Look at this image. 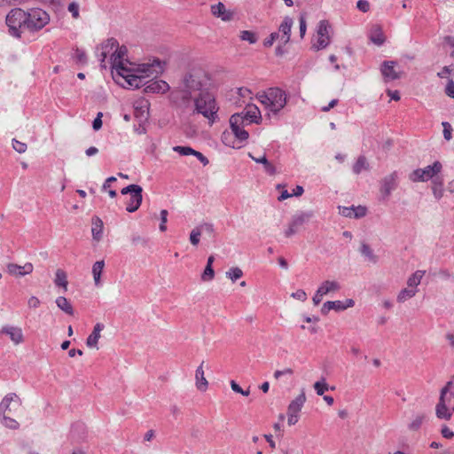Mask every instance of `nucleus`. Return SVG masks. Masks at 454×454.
Segmentation results:
<instances>
[{"label": "nucleus", "mask_w": 454, "mask_h": 454, "mask_svg": "<svg viewBox=\"0 0 454 454\" xmlns=\"http://www.w3.org/2000/svg\"><path fill=\"white\" fill-rule=\"evenodd\" d=\"M111 51L112 74L118 84L125 88L145 86V91L147 93H165L169 90L168 82L153 79L162 71L160 61L153 60L151 64L132 63L127 59V47L120 46L116 39L110 38L102 44L101 63L105 62Z\"/></svg>", "instance_id": "1"}, {"label": "nucleus", "mask_w": 454, "mask_h": 454, "mask_svg": "<svg viewBox=\"0 0 454 454\" xmlns=\"http://www.w3.org/2000/svg\"><path fill=\"white\" fill-rule=\"evenodd\" d=\"M21 411L22 401L20 396L15 393L7 394L0 403L1 423L9 429H18L20 424L12 416L18 415Z\"/></svg>", "instance_id": "2"}, {"label": "nucleus", "mask_w": 454, "mask_h": 454, "mask_svg": "<svg viewBox=\"0 0 454 454\" xmlns=\"http://www.w3.org/2000/svg\"><path fill=\"white\" fill-rule=\"evenodd\" d=\"M194 111L203 115L210 125L218 120L219 106L215 96L206 90L200 91L194 98Z\"/></svg>", "instance_id": "3"}, {"label": "nucleus", "mask_w": 454, "mask_h": 454, "mask_svg": "<svg viewBox=\"0 0 454 454\" xmlns=\"http://www.w3.org/2000/svg\"><path fill=\"white\" fill-rule=\"evenodd\" d=\"M454 411V381L450 380L441 389L435 415L440 419L450 420Z\"/></svg>", "instance_id": "4"}, {"label": "nucleus", "mask_w": 454, "mask_h": 454, "mask_svg": "<svg viewBox=\"0 0 454 454\" xmlns=\"http://www.w3.org/2000/svg\"><path fill=\"white\" fill-rule=\"evenodd\" d=\"M257 99L272 113H278L286 105V94L278 88H270L257 94Z\"/></svg>", "instance_id": "5"}, {"label": "nucleus", "mask_w": 454, "mask_h": 454, "mask_svg": "<svg viewBox=\"0 0 454 454\" xmlns=\"http://www.w3.org/2000/svg\"><path fill=\"white\" fill-rule=\"evenodd\" d=\"M209 76L201 70H193L185 75L184 79V86L188 95L184 98H189L192 91H204L203 89L208 84Z\"/></svg>", "instance_id": "6"}, {"label": "nucleus", "mask_w": 454, "mask_h": 454, "mask_svg": "<svg viewBox=\"0 0 454 454\" xmlns=\"http://www.w3.org/2000/svg\"><path fill=\"white\" fill-rule=\"evenodd\" d=\"M27 12L20 8L12 9L6 16V24L11 33L20 37V34L27 30Z\"/></svg>", "instance_id": "7"}, {"label": "nucleus", "mask_w": 454, "mask_h": 454, "mask_svg": "<svg viewBox=\"0 0 454 454\" xmlns=\"http://www.w3.org/2000/svg\"><path fill=\"white\" fill-rule=\"evenodd\" d=\"M50 22L49 14L40 9L32 8L27 11V30L30 32L39 31Z\"/></svg>", "instance_id": "8"}, {"label": "nucleus", "mask_w": 454, "mask_h": 454, "mask_svg": "<svg viewBox=\"0 0 454 454\" xmlns=\"http://www.w3.org/2000/svg\"><path fill=\"white\" fill-rule=\"evenodd\" d=\"M442 169V164L440 161H434L432 165H428L423 168H417L409 175L411 182H427L433 180Z\"/></svg>", "instance_id": "9"}, {"label": "nucleus", "mask_w": 454, "mask_h": 454, "mask_svg": "<svg viewBox=\"0 0 454 454\" xmlns=\"http://www.w3.org/2000/svg\"><path fill=\"white\" fill-rule=\"evenodd\" d=\"M121 192L123 195L129 194V199L126 202V210L130 213L137 211L143 200L142 187L137 184H129L127 187H124Z\"/></svg>", "instance_id": "10"}, {"label": "nucleus", "mask_w": 454, "mask_h": 454, "mask_svg": "<svg viewBox=\"0 0 454 454\" xmlns=\"http://www.w3.org/2000/svg\"><path fill=\"white\" fill-rule=\"evenodd\" d=\"M247 125L240 114H232L230 118V126L233 135L240 141L244 142L248 139V132L244 129Z\"/></svg>", "instance_id": "11"}, {"label": "nucleus", "mask_w": 454, "mask_h": 454, "mask_svg": "<svg viewBox=\"0 0 454 454\" xmlns=\"http://www.w3.org/2000/svg\"><path fill=\"white\" fill-rule=\"evenodd\" d=\"M311 214L301 212L295 215L288 224V227L285 231V236L290 238L294 235L300 228L309 220Z\"/></svg>", "instance_id": "12"}, {"label": "nucleus", "mask_w": 454, "mask_h": 454, "mask_svg": "<svg viewBox=\"0 0 454 454\" xmlns=\"http://www.w3.org/2000/svg\"><path fill=\"white\" fill-rule=\"evenodd\" d=\"M330 25L326 20H321L317 27V39L314 43L317 50L325 49L330 43Z\"/></svg>", "instance_id": "13"}, {"label": "nucleus", "mask_w": 454, "mask_h": 454, "mask_svg": "<svg viewBox=\"0 0 454 454\" xmlns=\"http://www.w3.org/2000/svg\"><path fill=\"white\" fill-rule=\"evenodd\" d=\"M355 305V301L352 299H347L345 301H326L323 304L321 308V313L324 315H327L328 312L332 309L336 311L345 310L348 308H352Z\"/></svg>", "instance_id": "14"}, {"label": "nucleus", "mask_w": 454, "mask_h": 454, "mask_svg": "<svg viewBox=\"0 0 454 454\" xmlns=\"http://www.w3.org/2000/svg\"><path fill=\"white\" fill-rule=\"evenodd\" d=\"M6 270L8 274L20 278L31 274L34 270V266L31 262H27L22 266L16 263H8Z\"/></svg>", "instance_id": "15"}, {"label": "nucleus", "mask_w": 454, "mask_h": 454, "mask_svg": "<svg viewBox=\"0 0 454 454\" xmlns=\"http://www.w3.org/2000/svg\"><path fill=\"white\" fill-rule=\"evenodd\" d=\"M237 114H240L247 124L258 123L261 120V112L255 105H248L243 112Z\"/></svg>", "instance_id": "16"}, {"label": "nucleus", "mask_w": 454, "mask_h": 454, "mask_svg": "<svg viewBox=\"0 0 454 454\" xmlns=\"http://www.w3.org/2000/svg\"><path fill=\"white\" fill-rule=\"evenodd\" d=\"M1 333L9 336L14 345H19L24 341V335L20 327L4 325L1 329Z\"/></svg>", "instance_id": "17"}, {"label": "nucleus", "mask_w": 454, "mask_h": 454, "mask_svg": "<svg viewBox=\"0 0 454 454\" xmlns=\"http://www.w3.org/2000/svg\"><path fill=\"white\" fill-rule=\"evenodd\" d=\"M397 179L398 176L396 172H393L382 179L380 192L384 195V197H388L392 191L396 188Z\"/></svg>", "instance_id": "18"}, {"label": "nucleus", "mask_w": 454, "mask_h": 454, "mask_svg": "<svg viewBox=\"0 0 454 454\" xmlns=\"http://www.w3.org/2000/svg\"><path fill=\"white\" fill-rule=\"evenodd\" d=\"M210 10L213 16L220 18L223 21H230L233 19V12L227 10L225 5L221 2L211 5Z\"/></svg>", "instance_id": "19"}, {"label": "nucleus", "mask_w": 454, "mask_h": 454, "mask_svg": "<svg viewBox=\"0 0 454 454\" xmlns=\"http://www.w3.org/2000/svg\"><path fill=\"white\" fill-rule=\"evenodd\" d=\"M202 231H206L209 233H212L214 231V226L212 223H204L194 229L192 230L190 233V242L193 246H198L200 243V239L202 233Z\"/></svg>", "instance_id": "20"}, {"label": "nucleus", "mask_w": 454, "mask_h": 454, "mask_svg": "<svg viewBox=\"0 0 454 454\" xmlns=\"http://www.w3.org/2000/svg\"><path fill=\"white\" fill-rule=\"evenodd\" d=\"M306 402V396L304 392H301L298 395L295 399H294L287 407V414L299 415V412L301 411L304 403Z\"/></svg>", "instance_id": "21"}, {"label": "nucleus", "mask_w": 454, "mask_h": 454, "mask_svg": "<svg viewBox=\"0 0 454 454\" xmlns=\"http://www.w3.org/2000/svg\"><path fill=\"white\" fill-rule=\"evenodd\" d=\"M104 329V325L97 323L93 328L92 333L89 335L86 340V344L89 348H96L98 349V343L101 337V331Z\"/></svg>", "instance_id": "22"}, {"label": "nucleus", "mask_w": 454, "mask_h": 454, "mask_svg": "<svg viewBox=\"0 0 454 454\" xmlns=\"http://www.w3.org/2000/svg\"><path fill=\"white\" fill-rule=\"evenodd\" d=\"M381 73L387 82L398 79L400 76L395 70V62L385 61L381 67Z\"/></svg>", "instance_id": "23"}, {"label": "nucleus", "mask_w": 454, "mask_h": 454, "mask_svg": "<svg viewBox=\"0 0 454 454\" xmlns=\"http://www.w3.org/2000/svg\"><path fill=\"white\" fill-rule=\"evenodd\" d=\"M293 26V20L290 17H286L279 26V33H281L280 39L286 44L290 40L291 28Z\"/></svg>", "instance_id": "24"}, {"label": "nucleus", "mask_w": 454, "mask_h": 454, "mask_svg": "<svg viewBox=\"0 0 454 454\" xmlns=\"http://www.w3.org/2000/svg\"><path fill=\"white\" fill-rule=\"evenodd\" d=\"M203 364L204 362L200 364L195 372L196 387L201 392H205L208 387V382L204 375Z\"/></svg>", "instance_id": "25"}, {"label": "nucleus", "mask_w": 454, "mask_h": 454, "mask_svg": "<svg viewBox=\"0 0 454 454\" xmlns=\"http://www.w3.org/2000/svg\"><path fill=\"white\" fill-rule=\"evenodd\" d=\"M320 292L326 295L331 293H336L340 289V285L335 280H325L317 288Z\"/></svg>", "instance_id": "26"}, {"label": "nucleus", "mask_w": 454, "mask_h": 454, "mask_svg": "<svg viewBox=\"0 0 454 454\" xmlns=\"http://www.w3.org/2000/svg\"><path fill=\"white\" fill-rule=\"evenodd\" d=\"M105 268V261L100 260L94 262L91 269L94 284L96 286H101V275Z\"/></svg>", "instance_id": "27"}, {"label": "nucleus", "mask_w": 454, "mask_h": 454, "mask_svg": "<svg viewBox=\"0 0 454 454\" xmlns=\"http://www.w3.org/2000/svg\"><path fill=\"white\" fill-rule=\"evenodd\" d=\"M431 190L434 196V198L439 200L442 198L444 190H443V179L441 176H436L432 180L431 183Z\"/></svg>", "instance_id": "28"}, {"label": "nucleus", "mask_w": 454, "mask_h": 454, "mask_svg": "<svg viewBox=\"0 0 454 454\" xmlns=\"http://www.w3.org/2000/svg\"><path fill=\"white\" fill-rule=\"evenodd\" d=\"M249 157L254 160L256 163H261L263 165L264 171L270 175L273 176L276 174V168L267 160L266 156L263 154L260 157H254L251 153H248Z\"/></svg>", "instance_id": "29"}, {"label": "nucleus", "mask_w": 454, "mask_h": 454, "mask_svg": "<svg viewBox=\"0 0 454 454\" xmlns=\"http://www.w3.org/2000/svg\"><path fill=\"white\" fill-rule=\"evenodd\" d=\"M57 307L69 316H74V310L71 302L64 296H59L56 301Z\"/></svg>", "instance_id": "30"}, {"label": "nucleus", "mask_w": 454, "mask_h": 454, "mask_svg": "<svg viewBox=\"0 0 454 454\" xmlns=\"http://www.w3.org/2000/svg\"><path fill=\"white\" fill-rule=\"evenodd\" d=\"M54 283L57 286L62 287L64 292L67 291V275L62 269H58L55 272Z\"/></svg>", "instance_id": "31"}, {"label": "nucleus", "mask_w": 454, "mask_h": 454, "mask_svg": "<svg viewBox=\"0 0 454 454\" xmlns=\"http://www.w3.org/2000/svg\"><path fill=\"white\" fill-rule=\"evenodd\" d=\"M91 233L93 239L96 241H99L102 239L103 234V222L98 217H94L92 219V229Z\"/></svg>", "instance_id": "32"}, {"label": "nucleus", "mask_w": 454, "mask_h": 454, "mask_svg": "<svg viewBox=\"0 0 454 454\" xmlns=\"http://www.w3.org/2000/svg\"><path fill=\"white\" fill-rule=\"evenodd\" d=\"M425 274H426L425 270H416L407 279V286L413 288V289H418V286L420 284Z\"/></svg>", "instance_id": "33"}, {"label": "nucleus", "mask_w": 454, "mask_h": 454, "mask_svg": "<svg viewBox=\"0 0 454 454\" xmlns=\"http://www.w3.org/2000/svg\"><path fill=\"white\" fill-rule=\"evenodd\" d=\"M417 293H418V289H413V288L407 286L399 292V294H397L396 300L398 302L403 303V302L406 301L407 300L414 297Z\"/></svg>", "instance_id": "34"}, {"label": "nucleus", "mask_w": 454, "mask_h": 454, "mask_svg": "<svg viewBox=\"0 0 454 454\" xmlns=\"http://www.w3.org/2000/svg\"><path fill=\"white\" fill-rule=\"evenodd\" d=\"M427 416L423 413L417 414L408 425V428L411 431H418L422 424L426 421Z\"/></svg>", "instance_id": "35"}, {"label": "nucleus", "mask_w": 454, "mask_h": 454, "mask_svg": "<svg viewBox=\"0 0 454 454\" xmlns=\"http://www.w3.org/2000/svg\"><path fill=\"white\" fill-rule=\"evenodd\" d=\"M368 163L364 156H359L356 163L353 166V171L355 174H359L363 170L368 169Z\"/></svg>", "instance_id": "36"}, {"label": "nucleus", "mask_w": 454, "mask_h": 454, "mask_svg": "<svg viewBox=\"0 0 454 454\" xmlns=\"http://www.w3.org/2000/svg\"><path fill=\"white\" fill-rule=\"evenodd\" d=\"M239 38L242 41H247L251 44H254L257 42L258 36L257 35L250 30H242L239 33Z\"/></svg>", "instance_id": "37"}, {"label": "nucleus", "mask_w": 454, "mask_h": 454, "mask_svg": "<svg viewBox=\"0 0 454 454\" xmlns=\"http://www.w3.org/2000/svg\"><path fill=\"white\" fill-rule=\"evenodd\" d=\"M226 276L234 282L243 276V271L238 267H232L226 272Z\"/></svg>", "instance_id": "38"}, {"label": "nucleus", "mask_w": 454, "mask_h": 454, "mask_svg": "<svg viewBox=\"0 0 454 454\" xmlns=\"http://www.w3.org/2000/svg\"><path fill=\"white\" fill-rule=\"evenodd\" d=\"M360 252L363 255L367 257L371 262H376V256L373 254L372 250L367 244H362Z\"/></svg>", "instance_id": "39"}, {"label": "nucleus", "mask_w": 454, "mask_h": 454, "mask_svg": "<svg viewBox=\"0 0 454 454\" xmlns=\"http://www.w3.org/2000/svg\"><path fill=\"white\" fill-rule=\"evenodd\" d=\"M314 389L318 395H323L328 390V384L325 380L314 383Z\"/></svg>", "instance_id": "40"}, {"label": "nucleus", "mask_w": 454, "mask_h": 454, "mask_svg": "<svg viewBox=\"0 0 454 454\" xmlns=\"http://www.w3.org/2000/svg\"><path fill=\"white\" fill-rule=\"evenodd\" d=\"M215 277V271L213 270V267L210 265H206V268L201 275L202 281H210Z\"/></svg>", "instance_id": "41"}, {"label": "nucleus", "mask_w": 454, "mask_h": 454, "mask_svg": "<svg viewBox=\"0 0 454 454\" xmlns=\"http://www.w3.org/2000/svg\"><path fill=\"white\" fill-rule=\"evenodd\" d=\"M173 150L176 153H178L179 154L181 155H184V156H187V155H193L194 153V149H192V147H189V146H181V145H176L173 148Z\"/></svg>", "instance_id": "42"}, {"label": "nucleus", "mask_w": 454, "mask_h": 454, "mask_svg": "<svg viewBox=\"0 0 454 454\" xmlns=\"http://www.w3.org/2000/svg\"><path fill=\"white\" fill-rule=\"evenodd\" d=\"M12 148L19 153H23L27 151V144L20 142L15 138L12 141Z\"/></svg>", "instance_id": "43"}, {"label": "nucleus", "mask_w": 454, "mask_h": 454, "mask_svg": "<svg viewBox=\"0 0 454 454\" xmlns=\"http://www.w3.org/2000/svg\"><path fill=\"white\" fill-rule=\"evenodd\" d=\"M68 12L72 14V17L77 20L80 17L79 13V4L75 2H72L68 4L67 7Z\"/></svg>", "instance_id": "44"}, {"label": "nucleus", "mask_w": 454, "mask_h": 454, "mask_svg": "<svg viewBox=\"0 0 454 454\" xmlns=\"http://www.w3.org/2000/svg\"><path fill=\"white\" fill-rule=\"evenodd\" d=\"M442 127H443V137L444 138L447 140V141H450L452 137V127L451 125L447 122V121H443L442 123Z\"/></svg>", "instance_id": "45"}, {"label": "nucleus", "mask_w": 454, "mask_h": 454, "mask_svg": "<svg viewBox=\"0 0 454 454\" xmlns=\"http://www.w3.org/2000/svg\"><path fill=\"white\" fill-rule=\"evenodd\" d=\"M168 212L166 209H162L160 211V231H165L167 230V222H168Z\"/></svg>", "instance_id": "46"}, {"label": "nucleus", "mask_w": 454, "mask_h": 454, "mask_svg": "<svg viewBox=\"0 0 454 454\" xmlns=\"http://www.w3.org/2000/svg\"><path fill=\"white\" fill-rule=\"evenodd\" d=\"M354 211V206L339 207V213L345 217H353Z\"/></svg>", "instance_id": "47"}, {"label": "nucleus", "mask_w": 454, "mask_h": 454, "mask_svg": "<svg viewBox=\"0 0 454 454\" xmlns=\"http://www.w3.org/2000/svg\"><path fill=\"white\" fill-rule=\"evenodd\" d=\"M371 40L378 45H380L384 43L385 37L380 30H378L377 33L372 35Z\"/></svg>", "instance_id": "48"}, {"label": "nucleus", "mask_w": 454, "mask_h": 454, "mask_svg": "<svg viewBox=\"0 0 454 454\" xmlns=\"http://www.w3.org/2000/svg\"><path fill=\"white\" fill-rule=\"evenodd\" d=\"M279 34L277 33V32H274V33H271L269 37H267L264 41H263V45L265 47H270L272 46V44L274 43V42L279 38Z\"/></svg>", "instance_id": "49"}, {"label": "nucleus", "mask_w": 454, "mask_h": 454, "mask_svg": "<svg viewBox=\"0 0 454 454\" xmlns=\"http://www.w3.org/2000/svg\"><path fill=\"white\" fill-rule=\"evenodd\" d=\"M291 296L298 301H305L307 300V294L302 289H299L296 292H294Z\"/></svg>", "instance_id": "50"}, {"label": "nucleus", "mask_w": 454, "mask_h": 454, "mask_svg": "<svg viewBox=\"0 0 454 454\" xmlns=\"http://www.w3.org/2000/svg\"><path fill=\"white\" fill-rule=\"evenodd\" d=\"M41 301L36 296H30L27 300V306L29 309H37L40 307Z\"/></svg>", "instance_id": "51"}, {"label": "nucleus", "mask_w": 454, "mask_h": 454, "mask_svg": "<svg viewBox=\"0 0 454 454\" xmlns=\"http://www.w3.org/2000/svg\"><path fill=\"white\" fill-rule=\"evenodd\" d=\"M441 434L446 439H452L454 437V432L447 426L442 427Z\"/></svg>", "instance_id": "52"}, {"label": "nucleus", "mask_w": 454, "mask_h": 454, "mask_svg": "<svg viewBox=\"0 0 454 454\" xmlns=\"http://www.w3.org/2000/svg\"><path fill=\"white\" fill-rule=\"evenodd\" d=\"M293 373H294V371L291 368H286L284 370H277L274 372V378L276 380H278L283 375H292Z\"/></svg>", "instance_id": "53"}, {"label": "nucleus", "mask_w": 454, "mask_h": 454, "mask_svg": "<svg viewBox=\"0 0 454 454\" xmlns=\"http://www.w3.org/2000/svg\"><path fill=\"white\" fill-rule=\"evenodd\" d=\"M356 7L363 12H367L370 10V3L367 0H359L356 3Z\"/></svg>", "instance_id": "54"}, {"label": "nucleus", "mask_w": 454, "mask_h": 454, "mask_svg": "<svg viewBox=\"0 0 454 454\" xmlns=\"http://www.w3.org/2000/svg\"><path fill=\"white\" fill-rule=\"evenodd\" d=\"M366 211L367 210H366L365 207H362V206L355 207L353 217H355V218L363 217L366 215Z\"/></svg>", "instance_id": "55"}, {"label": "nucleus", "mask_w": 454, "mask_h": 454, "mask_svg": "<svg viewBox=\"0 0 454 454\" xmlns=\"http://www.w3.org/2000/svg\"><path fill=\"white\" fill-rule=\"evenodd\" d=\"M102 113H98L92 123V127L95 130H98L102 127Z\"/></svg>", "instance_id": "56"}, {"label": "nucleus", "mask_w": 454, "mask_h": 454, "mask_svg": "<svg viewBox=\"0 0 454 454\" xmlns=\"http://www.w3.org/2000/svg\"><path fill=\"white\" fill-rule=\"evenodd\" d=\"M445 92L450 98H454V82L452 80L448 82Z\"/></svg>", "instance_id": "57"}, {"label": "nucleus", "mask_w": 454, "mask_h": 454, "mask_svg": "<svg viewBox=\"0 0 454 454\" xmlns=\"http://www.w3.org/2000/svg\"><path fill=\"white\" fill-rule=\"evenodd\" d=\"M324 296L325 295L320 292V290L317 289L312 298L314 305H318L322 301Z\"/></svg>", "instance_id": "58"}, {"label": "nucleus", "mask_w": 454, "mask_h": 454, "mask_svg": "<svg viewBox=\"0 0 454 454\" xmlns=\"http://www.w3.org/2000/svg\"><path fill=\"white\" fill-rule=\"evenodd\" d=\"M306 29H307L306 20L303 16H301L300 17V34H301V38H303V36L305 35Z\"/></svg>", "instance_id": "59"}, {"label": "nucleus", "mask_w": 454, "mask_h": 454, "mask_svg": "<svg viewBox=\"0 0 454 454\" xmlns=\"http://www.w3.org/2000/svg\"><path fill=\"white\" fill-rule=\"evenodd\" d=\"M299 415L287 414V424L289 426H294L299 421Z\"/></svg>", "instance_id": "60"}, {"label": "nucleus", "mask_w": 454, "mask_h": 454, "mask_svg": "<svg viewBox=\"0 0 454 454\" xmlns=\"http://www.w3.org/2000/svg\"><path fill=\"white\" fill-rule=\"evenodd\" d=\"M338 104V99H333L327 106H322V112H328Z\"/></svg>", "instance_id": "61"}, {"label": "nucleus", "mask_w": 454, "mask_h": 454, "mask_svg": "<svg viewBox=\"0 0 454 454\" xmlns=\"http://www.w3.org/2000/svg\"><path fill=\"white\" fill-rule=\"evenodd\" d=\"M445 43L452 49L451 56L454 55V36H446Z\"/></svg>", "instance_id": "62"}, {"label": "nucleus", "mask_w": 454, "mask_h": 454, "mask_svg": "<svg viewBox=\"0 0 454 454\" xmlns=\"http://www.w3.org/2000/svg\"><path fill=\"white\" fill-rule=\"evenodd\" d=\"M231 389L236 393H243V389L240 387V386L234 380L231 381Z\"/></svg>", "instance_id": "63"}, {"label": "nucleus", "mask_w": 454, "mask_h": 454, "mask_svg": "<svg viewBox=\"0 0 454 454\" xmlns=\"http://www.w3.org/2000/svg\"><path fill=\"white\" fill-rule=\"evenodd\" d=\"M154 436H155L154 431L153 429H151L145 433V434L144 436V440L145 442H150L154 438Z\"/></svg>", "instance_id": "64"}]
</instances>
